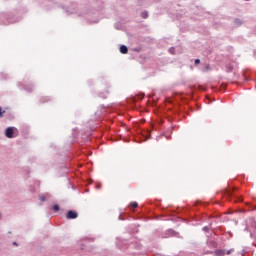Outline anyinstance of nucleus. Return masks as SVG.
<instances>
[{
  "label": "nucleus",
  "mask_w": 256,
  "mask_h": 256,
  "mask_svg": "<svg viewBox=\"0 0 256 256\" xmlns=\"http://www.w3.org/2000/svg\"><path fill=\"white\" fill-rule=\"evenodd\" d=\"M77 217H79V214L75 211L69 210L66 213V219H77Z\"/></svg>",
  "instance_id": "7ed1b4c3"
},
{
  "label": "nucleus",
  "mask_w": 256,
  "mask_h": 256,
  "mask_svg": "<svg viewBox=\"0 0 256 256\" xmlns=\"http://www.w3.org/2000/svg\"><path fill=\"white\" fill-rule=\"evenodd\" d=\"M59 205H57V204H55L54 206H53V211H55V212H57V211H59Z\"/></svg>",
  "instance_id": "9b49d317"
},
{
  "label": "nucleus",
  "mask_w": 256,
  "mask_h": 256,
  "mask_svg": "<svg viewBox=\"0 0 256 256\" xmlns=\"http://www.w3.org/2000/svg\"><path fill=\"white\" fill-rule=\"evenodd\" d=\"M233 188H225L222 191V195L224 197V199H231V197H235V195H233Z\"/></svg>",
  "instance_id": "f03ea898"
},
{
  "label": "nucleus",
  "mask_w": 256,
  "mask_h": 256,
  "mask_svg": "<svg viewBox=\"0 0 256 256\" xmlns=\"http://www.w3.org/2000/svg\"><path fill=\"white\" fill-rule=\"evenodd\" d=\"M226 69H227L228 73H231V71H233V65L232 64H227Z\"/></svg>",
  "instance_id": "423d86ee"
},
{
  "label": "nucleus",
  "mask_w": 256,
  "mask_h": 256,
  "mask_svg": "<svg viewBox=\"0 0 256 256\" xmlns=\"http://www.w3.org/2000/svg\"><path fill=\"white\" fill-rule=\"evenodd\" d=\"M101 97H102L103 99L107 98V96H103V95H101Z\"/></svg>",
  "instance_id": "dca6fc26"
},
{
  "label": "nucleus",
  "mask_w": 256,
  "mask_h": 256,
  "mask_svg": "<svg viewBox=\"0 0 256 256\" xmlns=\"http://www.w3.org/2000/svg\"><path fill=\"white\" fill-rule=\"evenodd\" d=\"M130 206L132 209H137L139 207V204L137 202H132Z\"/></svg>",
  "instance_id": "0eeeda50"
},
{
  "label": "nucleus",
  "mask_w": 256,
  "mask_h": 256,
  "mask_svg": "<svg viewBox=\"0 0 256 256\" xmlns=\"http://www.w3.org/2000/svg\"><path fill=\"white\" fill-rule=\"evenodd\" d=\"M141 17H143V19H147V17H149V14L147 12H142Z\"/></svg>",
  "instance_id": "1a4fd4ad"
},
{
  "label": "nucleus",
  "mask_w": 256,
  "mask_h": 256,
  "mask_svg": "<svg viewBox=\"0 0 256 256\" xmlns=\"http://www.w3.org/2000/svg\"><path fill=\"white\" fill-rule=\"evenodd\" d=\"M194 63H195V65H199V63H201V60L200 59H196Z\"/></svg>",
  "instance_id": "ddd939ff"
},
{
  "label": "nucleus",
  "mask_w": 256,
  "mask_h": 256,
  "mask_svg": "<svg viewBox=\"0 0 256 256\" xmlns=\"http://www.w3.org/2000/svg\"><path fill=\"white\" fill-rule=\"evenodd\" d=\"M215 255L217 256H224L225 255V250H216Z\"/></svg>",
  "instance_id": "39448f33"
},
{
  "label": "nucleus",
  "mask_w": 256,
  "mask_h": 256,
  "mask_svg": "<svg viewBox=\"0 0 256 256\" xmlns=\"http://www.w3.org/2000/svg\"><path fill=\"white\" fill-rule=\"evenodd\" d=\"M169 53H171V55H176L177 52H175V47L170 48Z\"/></svg>",
  "instance_id": "6e6552de"
},
{
  "label": "nucleus",
  "mask_w": 256,
  "mask_h": 256,
  "mask_svg": "<svg viewBox=\"0 0 256 256\" xmlns=\"http://www.w3.org/2000/svg\"><path fill=\"white\" fill-rule=\"evenodd\" d=\"M234 23H235V25L239 26V25H241L242 22H241V19H235Z\"/></svg>",
  "instance_id": "9d476101"
},
{
  "label": "nucleus",
  "mask_w": 256,
  "mask_h": 256,
  "mask_svg": "<svg viewBox=\"0 0 256 256\" xmlns=\"http://www.w3.org/2000/svg\"><path fill=\"white\" fill-rule=\"evenodd\" d=\"M13 245H17V242H14Z\"/></svg>",
  "instance_id": "a211bd4d"
},
{
  "label": "nucleus",
  "mask_w": 256,
  "mask_h": 256,
  "mask_svg": "<svg viewBox=\"0 0 256 256\" xmlns=\"http://www.w3.org/2000/svg\"><path fill=\"white\" fill-rule=\"evenodd\" d=\"M237 201H243L241 198H237V200H235V202H237Z\"/></svg>",
  "instance_id": "2eb2a0df"
},
{
  "label": "nucleus",
  "mask_w": 256,
  "mask_h": 256,
  "mask_svg": "<svg viewBox=\"0 0 256 256\" xmlns=\"http://www.w3.org/2000/svg\"><path fill=\"white\" fill-rule=\"evenodd\" d=\"M207 229H208L207 227H204V231H207Z\"/></svg>",
  "instance_id": "f3484780"
},
{
  "label": "nucleus",
  "mask_w": 256,
  "mask_h": 256,
  "mask_svg": "<svg viewBox=\"0 0 256 256\" xmlns=\"http://www.w3.org/2000/svg\"><path fill=\"white\" fill-rule=\"evenodd\" d=\"M150 137H151V132H147L146 139H150Z\"/></svg>",
  "instance_id": "4468645a"
},
{
  "label": "nucleus",
  "mask_w": 256,
  "mask_h": 256,
  "mask_svg": "<svg viewBox=\"0 0 256 256\" xmlns=\"http://www.w3.org/2000/svg\"><path fill=\"white\" fill-rule=\"evenodd\" d=\"M4 113H5V111H3L2 108L0 107V117H3Z\"/></svg>",
  "instance_id": "f8f14e48"
},
{
  "label": "nucleus",
  "mask_w": 256,
  "mask_h": 256,
  "mask_svg": "<svg viewBox=\"0 0 256 256\" xmlns=\"http://www.w3.org/2000/svg\"><path fill=\"white\" fill-rule=\"evenodd\" d=\"M19 135V130L15 127H8L5 130V136L8 139H13V137H17Z\"/></svg>",
  "instance_id": "f257e3e1"
},
{
  "label": "nucleus",
  "mask_w": 256,
  "mask_h": 256,
  "mask_svg": "<svg viewBox=\"0 0 256 256\" xmlns=\"http://www.w3.org/2000/svg\"><path fill=\"white\" fill-rule=\"evenodd\" d=\"M231 252L230 251H228V255L230 254Z\"/></svg>",
  "instance_id": "6ab92c4d"
},
{
  "label": "nucleus",
  "mask_w": 256,
  "mask_h": 256,
  "mask_svg": "<svg viewBox=\"0 0 256 256\" xmlns=\"http://www.w3.org/2000/svg\"><path fill=\"white\" fill-rule=\"evenodd\" d=\"M129 51V49L127 48V46L122 45L120 46V53H122L123 55L127 54Z\"/></svg>",
  "instance_id": "20e7f679"
}]
</instances>
